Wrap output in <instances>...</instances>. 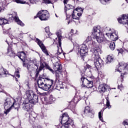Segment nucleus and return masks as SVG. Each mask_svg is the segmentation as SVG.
<instances>
[{
  "instance_id": "f257e3e1",
  "label": "nucleus",
  "mask_w": 128,
  "mask_h": 128,
  "mask_svg": "<svg viewBox=\"0 0 128 128\" xmlns=\"http://www.w3.org/2000/svg\"><path fill=\"white\" fill-rule=\"evenodd\" d=\"M104 32H106V36H108L111 40H118V35L116 30L108 27H104L102 28L100 26H94L92 28V36L100 44L104 40Z\"/></svg>"
},
{
  "instance_id": "f03ea898",
  "label": "nucleus",
  "mask_w": 128,
  "mask_h": 128,
  "mask_svg": "<svg viewBox=\"0 0 128 128\" xmlns=\"http://www.w3.org/2000/svg\"><path fill=\"white\" fill-rule=\"evenodd\" d=\"M26 96L28 100V101H24L22 104V108L26 112H32L34 104L38 102V97L34 91L29 90L26 91Z\"/></svg>"
},
{
  "instance_id": "7ed1b4c3",
  "label": "nucleus",
  "mask_w": 128,
  "mask_h": 128,
  "mask_svg": "<svg viewBox=\"0 0 128 128\" xmlns=\"http://www.w3.org/2000/svg\"><path fill=\"white\" fill-rule=\"evenodd\" d=\"M92 46L93 48L92 49V52L94 56V66L98 70L104 64V61L100 58V54H102V49L100 47L96 46V42H92Z\"/></svg>"
},
{
  "instance_id": "20e7f679",
  "label": "nucleus",
  "mask_w": 128,
  "mask_h": 128,
  "mask_svg": "<svg viewBox=\"0 0 128 128\" xmlns=\"http://www.w3.org/2000/svg\"><path fill=\"white\" fill-rule=\"evenodd\" d=\"M37 83L38 88L43 90H48L50 88H54V80L52 79L39 77Z\"/></svg>"
},
{
  "instance_id": "39448f33",
  "label": "nucleus",
  "mask_w": 128,
  "mask_h": 128,
  "mask_svg": "<svg viewBox=\"0 0 128 128\" xmlns=\"http://www.w3.org/2000/svg\"><path fill=\"white\" fill-rule=\"evenodd\" d=\"M56 34L58 38V44L57 46L58 50L57 52L55 54V56L62 58L64 56V53L62 52V34L57 32Z\"/></svg>"
},
{
  "instance_id": "423d86ee",
  "label": "nucleus",
  "mask_w": 128,
  "mask_h": 128,
  "mask_svg": "<svg viewBox=\"0 0 128 128\" xmlns=\"http://www.w3.org/2000/svg\"><path fill=\"white\" fill-rule=\"evenodd\" d=\"M82 12H84V9L82 8H76L73 10L72 18L74 20L73 22H76V24H80V18L82 14Z\"/></svg>"
},
{
  "instance_id": "0eeeda50",
  "label": "nucleus",
  "mask_w": 128,
  "mask_h": 128,
  "mask_svg": "<svg viewBox=\"0 0 128 128\" xmlns=\"http://www.w3.org/2000/svg\"><path fill=\"white\" fill-rule=\"evenodd\" d=\"M14 108L18 112V108H20V104L16 103V102L10 98H7L4 103V108L6 110L8 108Z\"/></svg>"
},
{
  "instance_id": "6e6552de",
  "label": "nucleus",
  "mask_w": 128,
  "mask_h": 128,
  "mask_svg": "<svg viewBox=\"0 0 128 128\" xmlns=\"http://www.w3.org/2000/svg\"><path fill=\"white\" fill-rule=\"evenodd\" d=\"M76 52L80 54L82 57L88 56V46L85 44H82L79 46H77Z\"/></svg>"
},
{
  "instance_id": "1a4fd4ad",
  "label": "nucleus",
  "mask_w": 128,
  "mask_h": 128,
  "mask_svg": "<svg viewBox=\"0 0 128 128\" xmlns=\"http://www.w3.org/2000/svg\"><path fill=\"white\" fill-rule=\"evenodd\" d=\"M53 68L55 71L56 78H60V76L62 75V64L58 62H56L53 64Z\"/></svg>"
},
{
  "instance_id": "9d476101",
  "label": "nucleus",
  "mask_w": 128,
  "mask_h": 128,
  "mask_svg": "<svg viewBox=\"0 0 128 128\" xmlns=\"http://www.w3.org/2000/svg\"><path fill=\"white\" fill-rule=\"evenodd\" d=\"M37 16L39 18L40 20H48L50 16V14H48V10H42L38 12Z\"/></svg>"
},
{
  "instance_id": "9b49d317",
  "label": "nucleus",
  "mask_w": 128,
  "mask_h": 128,
  "mask_svg": "<svg viewBox=\"0 0 128 128\" xmlns=\"http://www.w3.org/2000/svg\"><path fill=\"white\" fill-rule=\"evenodd\" d=\"M81 80L82 82V88H92L94 86V83L92 81L88 80L84 76L81 78Z\"/></svg>"
},
{
  "instance_id": "f8f14e48",
  "label": "nucleus",
  "mask_w": 128,
  "mask_h": 128,
  "mask_svg": "<svg viewBox=\"0 0 128 128\" xmlns=\"http://www.w3.org/2000/svg\"><path fill=\"white\" fill-rule=\"evenodd\" d=\"M8 18L9 20H14L18 24L21 26H24V23L18 19L16 12H14L12 14H9Z\"/></svg>"
},
{
  "instance_id": "ddd939ff",
  "label": "nucleus",
  "mask_w": 128,
  "mask_h": 128,
  "mask_svg": "<svg viewBox=\"0 0 128 128\" xmlns=\"http://www.w3.org/2000/svg\"><path fill=\"white\" fill-rule=\"evenodd\" d=\"M61 118V124H66V122H68V124H74V121L70 118L68 115V113H64Z\"/></svg>"
},
{
  "instance_id": "4468645a",
  "label": "nucleus",
  "mask_w": 128,
  "mask_h": 128,
  "mask_svg": "<svg viewBox=\"0 0 128 128\" xmlns=\"http://www.w3.org/2000/svg\"><path fill=\"white\" fill-rule=\"evenodd\" d=\"M70 0H64V4L65 8L66 9H65V14L66 16V20H68V24H70V16L66 14V10H71L74 8V6H72L71 4H68L66 5V4H68V2Z\"/></svg>"
},
{
  "instance_id": "2eb2a0df",
  "label": "nucleus",
  "mask_w": 128,
  "mask_h": 128,
  "mask_svg": "<svg viewBox=\"0 0 128 128\" xmlns=\"http://www.w3.org/2000/svg\"><path fill=\"white\" fill-rule=\"evenodd\" d=\"M24 68H27L28 72H32V70H34L36 67L34 64H32L30 62H24L22 64Z\"/></svg>"
},
{
  "instance_id": "dca6fc26",
  "label": "nucleus",
  "mask_w": 128,
  "mask_h": 128,
  "mask_svg": "<svg viewBox=\"0 0 128 128\" xmlns=\"http://www.w3.org/2000/svg\"><path fill=\"white\" fill-rule=\"evenodd\" d=\"M36 42H37L38 44L40 46L41 50L46 54V56H49L48 52V50H46V48L44 46L42 42L40 41L38 38L36 39Z\"/></svg>"
},
{
  "instance_id": "f3484780",
  "label": "nucleus",
  "mask_w": 128,
  "mask_h": 128,
  "mask_svg": "<svg viewBox=\"0 0 128 128\" xmlns=\"http://www.w3.org/2000/svg\"><path fill=\"white\" fill-rule=\"evenodd\" d=\"M56 79L54 84L53 88L58 90L62 88V82L58 80L60 78H56Z\"/></svg>"
},
{
  "instance_id": "a211bd4d",
  "label": "nucleus",
  "mask_w": 128,
  "mask_h": 128,
  "mask_svg": "<svg viewBox=\"0 0 128 128\" xmlns=\"http://www.w3.org/2000/svg\"><path fill=\"white\" fill-rule=\"evenodd\" d=\"M118 20L120 24H127L128 26V14L122 15V18H118Z\"/></svg>"
},
{
  "instance_id": "6ab92c4d",
  "label": "nucleus",
  "mask_w": 128,
  "mask_h": 128,
  "mask_svg": "<svg viewBox=\"0 0 128 128\" xmlns=\"http://www.w3.org/2000/svg\"><path fill=\"white\" fill-rule=\"evenodd\" d=\"M126 68H128V65L126 64H124L122 65L120 64H119L118 69H116V71L119 72H123L128 70Z\"/></svg>"
},
{
  "instance_id": "aec40b11",
  "label": "nucleus",
  "mask_w": 128,
  "mask_h": 128,
  "mask_svg": "<svg viewBox=\"0 0 128 128\" xmlns=\"http://www.w3.org/2000/svg\"><path fill=\"white\" fill-rule=\"evenodd\" d=\"M108 88V86L106 84H102L98 87L99 92H106Z\"/></svg>"
},
{
  "instance_id": "412c9836",
  "label": "nucleus",
  "mask_w": 128,
  "mask_h": 128,
  "mask_svg": "<svg viewBox=\"0 0 128 128\" xmlns=\"http://www.w3.org/2000/svg\"><path fill=\"white\" fill-rule=\"evenodd\" d=\"M12 45H10L8 48V52L7 54L9 56H14V50H12Z\"/></svg>"
},
{
  "instance_id": "4be33fe9",
  "label": "nucleus",
  "mask_w": 128,
  "mask_h": 128,
  "mask_svg": "<svg viewBox=\"0 0 128 128\" xmlns=\"http://www.w3.org/2000/svg\"><path fill=\"white\" fill-rule=\"evenodd\" d=\"M18 56L21 60H22L23 64L24 62H28V60H26V53L22 52H20L18 54Z\"/></svg>"
},
{
  "instance_id": "5701e85b",
  "label": "nucleus",
  "mask_w": 128,
  "mask_h": 128,
  "mask_svg": "<svg viewBox=\"0 0 128 128\" xmlns=\"http://www.w3.org/2000/svg\"><path fill=\"white\" fill-rule=\"evenodd\" d=\"M64 125L60 126V128H71L74 126V124H69L68 122H66L65 124H63Z\"/></svg>"
},
{
  "instance_id": "b1692460",
  "label": "nucleus",
  "mask_w": 128,
  "mask_h": 128,
  "mask_svg": "<svg viewBox=\"0 0 128 128\" xmlns=\"http://www.w3.org/2000/svg\"><path fill=\"white\" fill-rule=\"evenodd\" d=\"M2 74H8V72L4 70V68H0V76H2Z\"/></svg>"
},
{
  "instance_id": "393cba45",
  "label": "nucleus",
  "mask_w": 128,
  "mask_h": 128,
  "mask_svg": "<svg viewBox=\"0 0 128 128\" xmlns=\"http://www.w3.org/2000/svg\"><path fill=\"white\" fill-rule=\"evenodd\" d=\"M8 22V21L4 18H0V26H2V24H6Z\"/></svg>"
},
{
  "instance_id": "a878e982",
  "label": "nucleus",
  "mask_w": 128,
  "mask_h": 128,
  "mask_svg": "<svg viewBox=\"0 0 128 128\" xmlns=\"http://www.w3.org/2000/svg\"><path fill=\"white\" fill-rule=\"evenodd\" d=\"M84 114H92L91 110H90V106H87L85 107V109L84 110Z\"/></svg>"
},
{
  "instance_id": "bb28decb",
  "label": "nucleus",
  "mask_w": 128,
  "mask_h": 128,
  "mask_svg": "<svg viewBox=\"0 0 128 128\" xmlns=\"http://www.w3.org/2000/svg\"><path fill=\"white\" fill-rule=\"evenodd\" d=\"M28 62H30L32 64H33L34 66V68L36 66V68H38V62H36V60H34L32 61H30Z\"/></svg>"
},
{
  "instance_id": "cd10ccee",
  "label": "nucleus",
  "mask_w": 128,
  "mask_h": 128,
  "mask_svg": "<svg viewBox=\"0 0 128 128\" xmlns=\"http://www.w3.org/2000/svg\"><path fill=\"white\" fill-rule=\"evenodd\" d=\"M114 62V56L110 55H109L107 57V62Z\"/></svg>"
},
{
  "instance_id": "c85d7f7f",
  "label": "nucleus",
  "mask_w": 128,
  "mask_h": 128,
  "mask_svg": "<svg viewBox=\"0 0 128 128\" xmlns=\"http://www.w3.org/2000/svg\"><path fill=\"white\" fill-rule=\"evenodd\" d=\"M110 48L112 50H114V48H116V44H114V42L110 43Z\"/></svg>"
},
{
  "instance_id": "c756f323",
  "label": "nucleus",
  "mask_w": 128,
  "mask_h": 128,
  "mask_svg": "<svg viewBox=\"0 0 128 128\" xmlns=\"http://www.w3.org/2000/svg\"><path fill=\"white\" fill-rule=\"evenodd\" d=\"M106 106L108 108H112V106H110V100H108V98H106Z\"/></svg>"
},
{
  "instance_id": "7c9ffc66",
  "label": "nucleus",
  "mask_w": 128,
  "mask_h": 128,
  "mask_svg": "<svg viewBox=\"0 0 128 128\" xmlns=\"http://www.w3.org/2000/svg\"><path fill=\"white\" fill-rule=\"evenodd\" d=\"M14 76L18 78H20V71L18 70V69H16V72H14Z\"/></svg>"
},
{
  "instance_id": "2f4dec72",
  "label": "nucleus",
  "mask_w": 128,
  "mask_h": 128,
  "mask_svg": "<svg viewBox=\"0 0 128 128\" xmlns=\"http://www.w3.org/2000/svg\"><path fill=\"white\" fill-rule=\"evenodd\" d=\"M56 100V98H54V96H50L49 97V102H50V103L54 102Z\"/></svg>"
},
{
  "instance_id": "473e14b6",
  "label": "nucleus",
  "mask_w": 128,
  "mask_h": 128,
  "mask_svg": "<svg viewBox=\"0 0 128 128\" xmlns=\"http://www.w3.org/2000/svg\"><path fill=\"white\" fill-rule=\"evenodd\" d=\"M102 110H101L100 112H98V118H99L100 120H101V122H104V119L102 118Z\"/></svg>"
},
{
  "instance_id": "72a5a7b5",
  "label": "nucleus",
  "mask_w": 128,
  "mask_h": 128,
  "mask_svg": "<svg viewBox=\"0 0 128 128\" xmlns=\"http://www.w3.org/2000/svg\"><path fill=\"white\" fill-rule=\"evenodd\" d=\"M110 0H100V2L102 4H106L110 2Z\"/></svg>"
},
{
  "instance_id": "f704fd0d",
  "label": "nucleus",
  "mask_w": 128,
  "mask_h": 128,
  "mask_svg": "<svg viewBox=\"0 0 128 128\" xmlns=\"http://www.w3.org/2000/svg\"><path fill=\"white\" fill-rule=\"evenodd\" d=\"M12 106L6 109H5V111L4 112L6 114H8L10 112V110L12 109Z\"/></svg>"
},
{
  "instance_id": "c9c22d12",
  "label": "nucleus",
  "mask_w": 128,
  "mask_h": 128,
  "mask_svg": "<svg viewBox=\"0 0 128 128\" xmlns=\"http://www.w3.org/2000/svg\"><path fill=\"white\" fill-rule=\"evenodd\" d=\"M13 2H16L17 4H26V2H24L22 0H12Z\"/></svg>"
},
{
  "instance_id": "e433bc0d",
  "label": "nucleus",
  "mask_w": 128,
  "mask_h": 128,
  "mask_svg": "<svg viewBox=\"0 0 128 128\" xmlns=\"http://www.w3.org/2000/svg\"><path fill=\"white\" fill-rule=\"evenodd\" d=\"M52 0H44V1H43V2L44 4H52Z\"/></svg>"
},
{
  "instance_id": "4c0bfd02",
  "label": "nucleus",
  "mask_w": 128,
  "mask_h": 128,
  "mask_svg": "<svg viewBox=\"0 0 128 128\" xmlns=\"http://www.w3.org/2000/svg\"><path fill=\"white\" fill-rule=\"evenodd\" d=\"M90 42V44H92V37L91 36H88L86 38V39L85 41V42L88 43V42Z\"/></svg>"
},
{
  "instance_id": "58836bf2",
  "label": "nucleus",
  "mask_w": 128,
  "mask_h": 128,
  "mask_svg": "<svg viewBox=\"0 0 128 128\" xmlns=\"http://www.w3.org/2000/svg\"><path fill=\"white\" fill-rule=\"evenodd\" d=\"M78 97L75 96L74 97V100H72V102H74V104H78Z\"/></svg>"
},
{
  "instance_id": "ea45409f",
  "label": "nucleus",
  "mask_w": 128,
  "mask_h": 128,
  "mask_svg": "<svg viewBox=\"0 0 128 128\" xmlns=\"http://www.w3.org/2000/svg\"><path fill=\"white\" fill-rule=\"evenodd\" d=\"M126 74H128V73L126 72H124V73L121 74L120 76L122 78V82L124 80V76H126Z\"/></svg>"
},
{
  "instance_id": "a19ab883",
  "label": "nucleus",
  "mask_w": 128,
  "mask_h": 128,
  "mask_svg": "<svg viewBox=\"0 0 128 128\" xmlns=\"http://www.w3.org/2000/svg\"><path fill=\"white\" fill-rule=\"evenodd\" d=\"M44 64H46V63L40 64V70H44Z\"/></svg>"
},
{
  "instance_id": "79ce46f5",
  "label": "nucleus",
  "mask_w": 128,
  "mask_h": 128,
  "mask_svg": "<svg viewBox=\"0 0 128 128\" xmlns=\"http://www.w3.org/2000/svg\"><path fill=\"white\" fill-rule=\"evenodd\" d=\"M45 31L48 36H50V27L47 26L45 28Z\"/></svg>"
},
{
  "instance_id": "37998d69",
  "label": "nucleus",
  "mask_w": 128,
  "mask_h": 128,
  "mask_svg": "<svg viewBox=\"0 0 128 128\" xmlns=\"http://www.w3.org/2000/svg\"><path fill=\"white\" fill-rule=\"evenodd\" d=\"M46 68L48 70H50V72H52V74H54V70L50 68V67L48 65L46 66Z\"/></svg>"
},
{
  "instance_id": "c03bdc74",
  "label": "nucleus",
  "mask_w": 128,
  "mask_h": 128,
  "mask_svg": "<svg viewBox=\"0 0 128 128\" xmlns=\"http://www.w3.org/2000/svg\"><path fill=\"white\" fill-rule=\"evenodd\" d=\"M30 4H36L38 2V0H30Z\"/></svg>"
},
{
  "instance_id": "a18cd8bd",
  "label": "nucleus",
  "mask_w": 128,
  "mask_h": 128,
  "mask_svg": "<svg viewBox=\"0 0 128 128\" xmlns=\"http://www.w3.org/2000/svg\"><path fill=\"white\" fill-rule=\"evenodd\" d=\"M72 34H74V30H72L68 34L69 38H70L72 36Z\"/></svg>"
},
{
  "instance_id": "49530a36",
  "label": "nucleus",
  "mask_w": 128,
  "mask_h": 128,
  "mask_svg": "<svg viewBox=\"0 0 128 128\" xmlns=\"http://www.w3.org/2000/svg\"><path fill=\"white\" fill-rule=\"evenodd\" d=\"M117 50L118 54H122V52H124V50H122V48L118 49Z\"/></svg>"
},
{
  "instance_id": "de8ad7c7",
  "label": "nucleus",
  "mask_w": 128,
  "mask_h": 128,
  "mask_svg": "<svg viewBox=\"0 0 128 128\" xmlns=\"http://www.w3.org/2000/svg\"><path fill=\"white\" fill-rule=\"evenodd\" d=\"M123 124L124 126H128V120H125L124 121Z\"/></svg>"
},
{
  "instance_id": "09e8293b",
  "label": "nucleus",
  "mask_w": 128,
  "mask_h": 128,
  "mask_svg": "<svg viewBox=\"0 0 128 128\" xmlns=\"http://www.w3.org/2000/svg\"><path fill=\"white\" fill-rule=\"evenodd\" d=\"M36 92L38 94H39L40 96H42V93H40V92H38V89L36 90Z\"/></svg>"
},
{
  "instance_id": "8fccbe9b",
  "label": "nucleus",
  "mask_w": 128,
  "mask_h": 128,
  "mask_svg": "<svg viewBox=\"0 0 128 128\" xmlns=\"http://www.w3.org/2000/svg\"><path fill=\"white\" fill-rule=\"evenodd\" d=\"M122 88V84H120L118 86V88H119V90H120Z\"/></svg>"
},
{
  "instance_id": "3c124183",
  "label": "nucleus",
  "mask_w": 128,
  "mask_h": 128,
  "mask_svg": "<svg viewBox=\"0 0 128 128\" xmlns=\"http://www.w3.org/2000/svg\"><path fill=\"white\" fill-rule=\"evenodd\" d=\"M86 67L88 68H90V66L88 65V64H86Z\"/></svg>"
},
{
  "instance_id": "603ef678",
  "label": "nucleus",
  "mask_w": 128,
  "mask_h": 128,
  "mask_svg": "<svg viewBox=\"0 0 128 128\" xmlns=\"http://www.w3.org/2000/svg\"><path fill=\"white\" fill-rule=\"evenodd\" d=\"M4 11V10H2V8H1L0 7V12H3Z\"/></svg>"
},
{
  "instance_id": "864d4df0",
  "label": "nucleus",
  "mask_w": 128,
  "mask_h": 128,
  "mask_svg": "<svg viewBox=\"0 0 128 128\" xmlns=\"http://www.w3.org/2000/svg\"><path fill=\"white\" fill-rule=\"evenodd\" d=\"M32 115H30V116H29V118H32Z\"/></svg>"
},
{
  "instance_id": "5fc2aeb1",
  "label": "nucleus",
  "mask_w": 128,
  "mask_h": 128,
  "mask_svg": "<svg viewBox=\"0 0 128 128\" xmlns=\"http://www.w3.org/2000/svg\"><path fill=\"white\" fill-rule=\"evenodd\" d=\"M38 15H36V16H35L34 17V18H38Z\"/></svg>"
},
{
  "instance_id": "6e6d98bb",
  "label": "nucleus",
  "mask_w": 128,
  "mask_h": 128,
  "mask_svg": "<svg viewBox=\"0 0 128 128\" xmlns=\"http://www.w3.org/2000/svg\"><path fill=\"white\" fill-rule=\"evenodd\" d=\"M8 31H6V32H5V34H8Z\"/></svg>"
},
{
  "instance_id": "4d7b16f0",
  "label": "nucleus",
  "mask_w": 128,
  "mask_h": 128,
  "mask_svg": "<svg viewBox=\"0 0 128 128\" xmlns=\"http://www.w3.org/2000/svg\"><path fill=\"white\" fill-rule=\"evenodd\" d=\"M37 128H42V126H38L37 127Z\"/></svg>"
},
{
  "instance_id": "13d9d810",
  "label": "nucleus",
  "mask_w": 128,
  "mask_h": 128,
  "mask_svg": "<svg viewBox=\"0 0 128 128\" xmlns=\"http://www.w3.org/2000/svg\"><path fill=\"white\" fill-rule=\"evenodd\" d=\"M16 82H18L17 78H16Z\"/></svg>"
},
{
  "instance_id": "bf43d9fd",
  "label": "nucleus",
  "mask_w": 128,
  "mask_h": 128,
  "mask_svg": "<svg viewBox=\"0 0 128 128\" xmlns=\"http://www.w3.org/2000/svg\"><path fill=\"white\" fill-rule=\"evenodd\" d=\"M56 18H58V15H56Z\"/></svg>"
},
{
  "instance_id": "052dcab7",
  "label": "nucleus",
  "mask_w": 128,
  "mask_h": 128,
  "mask_svg": "<svg viewBox=\"0 0 128 128\" xmlns=\"http://www.w3.org/2000/svg\"><path fill=\"white\" fill-rule=\"evenodd\" d=\"M85 70H86V68L84 67Z\"/></svg>"
},
{
  "instance_id": "680f3d73",
  "label": "nucleus",
  "mask_w": 128,
  "mask_h": 128,
  "mask_svg": "<svg viewBox=\"0 0 128 128\" xmlns=\"http://www.w3.org/2000/svg\"><path fill=\"white\" fill-rule=\"evenodd\" d=\"M91 118H94V114H92V116Z\"/></svg>"
},
{
  "instance_id": "e2e57ef3",
  "label": "nucleus",
  "mask_w": 128,
  "mask_h": 128,
  "mask_svg": "<svg viewBox=\"0 0 128 128\" xmlns=\"http://www.w3.org/2000/svg\"><path fill=\"white\" fill-rule=\"evenodd\" d=\"M76 0V2H78V0Z\"/></svg>"
},
{
  "instance_id": "0e129e2a",
  "label": "nucleus",
  "mask_w": 128,
  "mask_h": 128,
  "mask_svg": "<svg viewBox=\"0 0 128 128\" xmlns=\"http://www.w3.org/2000/svg\"><path fill=\"white\" fill-rule=\"evenodd\" d=\"M126 0V2H128V0Z\"/></svg>"
},
{
  "instance_id": "69168bd1",
  "label": "nucleus",
  "mask_w": 128,
  "mask_h": 128,
  "mask_svg": "<svg viewBox=\"0 0 128 128\" xmlns=\"http://www.w3.org/2000/svg\"><path fill=\"white\" fill-rule=\"evenodd\" d=\"M89 48H90V45H89Z\"/></svg>"
},
{
  "instance_id": "338daca9",
  "label": "nucleus",
  "mask_w": 128,
  "mask_h": 128,
  "mask_svg": "<svg viewBox=\"0 0 128 128\" xmlns=\"http://www.w3.org/2000/svg\"><path fill=\"white\" fill-rule=\"evenodd\" d=\"M73 102V101H72H72H71V102Z\"/></svg>"
},
{
  "instance_id": "774afa93",
  "label": "nucleus",
  "mask_w": 128,
  "mask_h": 128,
  "mask_svg": "<svg viewBox=\"0 0 128 128\" xmlns=\"http://www.w3.org/2000/svg\"><path fill=\"white\" fill-rule=\"evenodd\" d=\"M116 96H115V98H116Z\"/></svg>"
}]
</instances>
